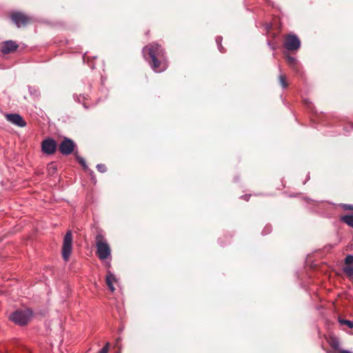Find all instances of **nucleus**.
Returning <instances> with one entry per match:
<instances>
[{
	"instance_id": "nucleus-29",
	"label": "nucleus",
	"mask_w": 353,
	"mask_h": 353,
	"mask_svg": "<svg viewBox=\"0 0 353 353\" xmlns=\"http://www.w3.org/2000/svg\"><path fill=\"white\" fill-rule=\"evenodd\" d=\"M268 44L271 48L272 50H274L275 49L273 46H272V45L270 44V41L268 42Z\"/></svg>"
},
{
	"instance_id": "nucleus-18",
	"label": "nucleus",
	"mask_w": 353,
	"mask_h": 353,
	"mask_svg": "<svg viewBox=\"0 0 353 353\" xmlns=\"http://www.w3.org/2000/svg\"><path fill=\"white\" fill-rule=\"evenodd\" d=\"M28 90L31 95H34L35 97H38L39 95V92L33 87H28Z\"/></svg>"
},
{
	"instance_id": "nucleus-12",
	"label": "nucleus",
	"mask_w": 353,
	"mask_h": 353,
	"mask_svg": "<svg viewBox=\"0 0 353 353\" xmlns=\"http://www.w3.org/2000/svg\"><path fill=\"white\" fill-rule=\"evenodd\" d=\"M341 220L347 225L353 228V214H347L341 217Z\"/></svg>"
},
{
	"instance_id": "nucleus-17",
	"label": "nucleus",
	"mask_w": 353,
	"mask_h": 353,
	"mask_svg": "<svg viewBox=\"0 0 353 353\" xmlns=\"http://www.w3.org/2000/svg\"><path fill=\"white\" fill-rule=\"evenodd\" d=\"M343 272L350 277L353 278V265L346 266L343 268Z\"/></svg>"
},
{
	"instance_id": "nucleus-24",
	"label": "nucleus",
	"mask_w": 353,
	"mask_h": 353,
	"mask_svg": "<svg viewBox=\"0 0 353 353\" xmlns=\"http://www.w3.org/2000/svg\"><path fill=\"white\" fill-rule=\"evenodd\" d=\"M341 206H342V208L345 210H353V205H350V204H342Z\"/></svg>"
},
{
	"instance_id": "nucleus-23",
	"label": "nucleus",
	"mask_w": 353,
	"mask_h": 353,
	"mask_svg": "<svg viewBox=\"0 0 353 353\" xmlns=\"http://www.w3.org/2000/svg\"><path fill=\"white\" fill-rule=\"evenodd\" d=\"M110 343H106L105 346L99 352V353H108L109 350Z\"/></svg>"
},
{
	"instance_id": "nucleus-30",
	"label": "nucleus",
	"mask_w": 353,
	"mask_h": 353,
	"mask_svg": "<svg viewBox=\"0 0 353 353\" xmlns=\"http://www.w3.org/2000/svg\"><path fill=\"white\" fill-rule=\"evenodd\" d=\"M92 179H93V180H94V183H97V181L95 180V179H94V177H93V176H92Z\"/></svg>"
},
{
	"instance_id": "nucleus-16",
	"label": "nucleus",
	"mask_w": 353,
	"mask_h": 353,
	"mask_svg": "<svg viewBox=\"0 0 353 353\" xmlns=\"http://www.w3.org/2000/svg\"><path fill=\"white\" fill-rule=\"evenodd\" d=\"M279 83L283 89L288 87V84L285 81V77L283 74H280L279 77Z\"/></svg>"
},
{
	"instance_id": "nucleus-21",
	"label": "nucleus",
	"mask_w": 353,
	"mask_h": 353,
	"mask_svg": "<svg viewBox=\"0 0 353 353\" xmlns=\"http://www.w3.org/2000/svg\"><path fill=\"white\" fill-rule=\"evenodd\" d=\"M97 169L98 170L99 172L101 173H104L107 170L106 166L104 164H98L97 165Z\"/></svg>"
},
{
	"instance_id": "nucleus-28",
	"label": "nucleus",
	"mask_w": 353,
	"mask_h": 353,
	"mask_svg": "<svg viewBox=\"0 0 353 353\" xmlns=\"http://www.w3.org/2000/svg\"><path fill=\"white\" fill-rule=\"evenodd\" d=\"M271 27H272V25H271V24H267V26H266V29H267V30H269V29H270V28H271Z\"/></svg>"
},
{
	"instance_id": "nucleus-2",
	"label": "nucleus",
	"mask_w": 353,
	"mask_h": 353,
	"mask_svg": "<svg viewBox=\"0 0 353 353\" xmlns=\"http://www.w3.org/2000/svg\"><path fill=\"white\" fill-rule=\"evenodd\" d=\"M96 254L100 260H105L111 257V249L104 236L100 233L95 237Z\"/></svg>"
},
{
	"instance_id": "nucleus-22",
	"label": "nucleus",
	"mask_w": 353,
	"mask_h": 353,
	"mask_svg": "<svg viewBox=\"0 0 353 353\" xmlns=\"http://www.w3.org/2000/svg\"><path fill=\"white\" fill-rule=\"evenodd\" d=\"M73 97L75 101H77L79 103L81 101V100L83 101L85 99L84 95H81V94L78 96L77 94H75L73 95Z\"/></svg>"
},
{
	"instance_id": "nucleus-27",
	"label": "nucleus",
	"mask_w": 353,
	"mask_h": 353,
	"mask_svg": "<svg viewBox=\"0 0 353 353\" xmlns=\"http://www.w3.org/2000/svg\"><path fill=\"white\" fill-rule=\"evenodd\" d=\"M340 353H352V352H351L349 350H342L340 351Z\"/></svg>"
},
{
	"instance_id": "nucleus-5",
	"label": "nucleus",
	"mask_w": 353,
	"mask_h": 353,
	"mask_svg": "<svg viewBox=\"0 0 353 353\" xmlns=\"http://www.w3.org/2000/svg\"><path fill=\"white\" fill-rule=\"evenodd\" d=\"M10 17L18 28L26 26L30 21V17L19 11L12 12Z\"/></svg>"
},
{
	"instance_id": "nucleus-11",
	"label": "nucleus",
	"mask_w": 353,
	"mask_h": 353,
	"mask_svg": "<svg viewBox=\"0 0 353 353\" xmlns=\"http://www.w3.org/2000/svg\"><path fill=\"white\" fill-rule=\"evenodd\" d=\"M116 281L115 276L111 273L110 272H108V274L106 276V283L108 286L109 289L111 290V292H114L115 288L113 285V282Z\"/></svg>"
},
{
	"instance_id": "nucleus-15",
	"label": "nucleus",
	"mask_w": 353,
	"mask_h": 353,
	"mask_svg": "<svg viewBox=\"0 0 353 353\" xmlns=\"http://www.w3.org/2000/svg\"><path fill=\"white\" fill-rule=\"evenodd\" d=\"M222 40H223V37H221V36H218L216 37V43L217 44V46H218V48H219V50L221 52H224L225 50L223 49V47L221 45V42H222Z\"/></svg>"
},
{
	"instance_id": "nucleus-20",
	"label": "nucleus",
	"mask_w": 353,
	"mask_h": 353,
	"mask_svg": "<svg viewBox=\"0 0 353 353\" xmlns=\"http://www.w3.org/2000/svg\"><path fill=\"white\" fill-rule=\"evenodd\" d=\"M345 263L347 265H351L352 263H353V255H352V254L347 255V256L345 259Z\"/></svg>"
},
{
	"instance_id": "nucleus-3",
	"label": "nucleus",
	"mask_w": 353,
	"mask_h": 353,
	"mask_svg": "<svg viewBox=\"0 0 353 353\" xmlns=\"http://www.w3.org/2000/svg\"><path fill=\"white\" fill-rule=\"evenodd\" d=\"M32 314L29 310H17L10 314V319L17 325H25L30 321Z\"/></svg>"
},
{
	"instance_id": "nucleus-13",
	"label": "nucleus",
	"mask_w": 353,
	"mask_h": 353,
	"mask_svg": "<svg viewBox=\"0 0 353 353\" xmlns=\"http://www.w3.org/2000/svg\"><path fill=\"white\" fill-rule=\"evenodd\" d=\"M74 156H75L77 160L78 161V162L82 165L83 169L88 170V167L86 164L85 159L83 157L78 155L77 152H75Z\"/></svg>"
},
{
	"instance_id": "nucleus-6",
	"label": "nucleus",
	"mask_w": 353,
	"mask_h": 353,
	"mask_svg": "<svg viewBox=\"0 0 353 353\" xmlns=\"http://www.w3.org/2000/svg\"><path fill=\"white\" fill-rule=\"evenodd\" d=\"M283 45L289 51L297 50L301 46V41L296 34H290L286 36Z\"/></svg>"
},
{
	"instance_id": "nucleus-10",
	"label": "nucleus",
	"mask_w": 353,
	"mask_h": 353,
	"mask_svg": "<svg viewBox=\"0 0 353 353\" xmlns=\"http://www.w3.org/2000/svg\"><path fill=\"white\" fill-rule=\"evenodd\" d=\"M6 118L8 121L19 127H25L26 125V121L19 114H7Z\"/></svg>"
},
{
	"instance_id": "nucleus-26",
	"label": "nucleus",
	"mask_w": 353,
	"mask_h": 353,
	"mask_svg": "<svg viewBox=\"0 0 353 353\" xmlns=\"http://www.w3.org/2000/svg\"><path fill=\"white\" fill-rule=\"evenodd\" d=\"M250 196H251L250 194H249V195L245 194V195H244V196H242V197H243L245 200L248 201V200H249V198L250 197Z\"/></svg>"
},
{
	"instance_id": "nucleus-25",
	"label": "nucleus",
	"mask_w": 353,
	"mask_h": 353,
	"mask_svg": "<svg viewBox=\"0 0 353 353\" xmlns=\"http://www.w3.org/2000/svg\"><path fill=\"white\" fill-rule=\"evenodd\" d=\"M270 231H271V227L270 226H265V228L262 231V234L263 235H266L268 233H270Z\"/></svg>"
},
{
	"instance_id": "nucleus-1",
	"label": "nucleus",
	"mask_w": 353,
	"mask_h": 353,
	"mask_svg": "<svg viewBox=\"0 0 353 353\" xmlns=\"http://www.w3.org/2000/svg\"><path fill=\"white\" fill-rule=\"evenodd\" d=\"M142 52L155 72H162L167 69L168 61L165 51L158 43H153L145 46Z\"/></svg>"
},
{
	"instance_id": "nucleus-14",
	"label": "nucleus",
	"mask_w": 353,
	"mask_h": 353,
	"mask_svg": "<svg viewBox=\"0 0 353 353\" xmlns=\"http://www.w3.org/2000/svg\"><path fill=\"white\" fill-rule=\"evenodd\" d=\"M287 62L291 68L294 69L297 63V60L294 57L288 56Z\"/></svg>"
},
{
	"instance_id": "nucleus-19",
	"label": "nucleus",
	"mask_w": 353,
	"mask_h": 353,
	"mask_svg": "<svg viewBox=\"0 0 353 353\" xmlns=\"http://www.w3.org/2000/svg\"><path fill=\"white\" fill-rule=\"evenodd\" d=\"M339 322L341 324L346 325L349 328H353V321L350 320H341Z\"/></svg>"
},
{
	"instance_id": "nucleus-4",
	"label": "nucleus",
	"mask_w": 353,
	"mask_h": 353,
	"mask_svg": "<svg viewBox=\"0 0 353 353\" xmlns=\"http://www.w3.org/2000/svg\"><path fill=\"white\" fill-rule=\"evenodd\" d=\"M72 250V234L71 231H68L64 236L62 246V256L65 261L70 259Z\"/></svg>"
},
{
	"instance_id": "nucleus-7",
	"label": "nucleus",
	"mask_w": 353,
	"mask_h": 353,
	"mask_svg": "<svg viewBox=\"0 0 353 353\" xmlns=\"http://www.w3.org/2000/svg\"><path fill=\"white\" fill-rule=\"evenodd\" d=\"M75 148L74 142L68 138H65L59 146L60 152L63 155L71 154Z\"/></svg>"
},
{
	"instance_id": "nucleus-8",
	"label": "nucleus",
	"mask_w": 353,
	"mask_h": 353,
	"mask_svg": "<svg viewBox=\"0 0 353 353\" xmlns=\"http://www.w3.org/2000/svg\"><path fill=\"white\" fill-rule=\"evenodd\" d=\"M42 150L47 154H52L57 148V143L54 139H48L44 140L41 144Z\"/></svg>"
},
{
	"instance_id": "nucleus-9",
	"label": "nucleus",
	"mask_w": 353,
	"mask_h": 353,
	"mask_svg": "<svg viewBox=\"0 0 353 353\" xmlns=\"http://www.w3.org/2000/svg\"><path fill=\"white\" fill-rule=\"evenodd\" d=\"M18 47L19 46L16 42L12 40H8L1 44V51L3 54H9L16 51Z\"/></svg>"
}]
</instances>
